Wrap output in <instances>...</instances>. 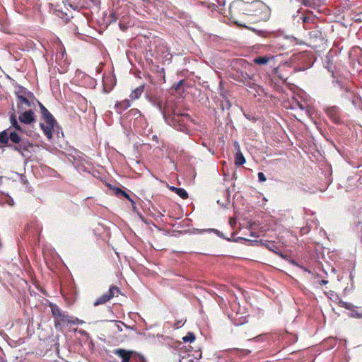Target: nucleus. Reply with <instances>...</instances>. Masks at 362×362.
<instances>
[{"label":"nucleus","mask_w":362,"mask_h":362,"mask_svg":"<svg viewBox=\"0 0 362 362\" xmlns=\"http://www.w3.org/2000/svg\"><path fill=\"white\" fill-rule=\"evenodd\" d=\"M9 122L11 126L0 132V144L25 157V152L29 151L33 144L28 139L21 135L25 130L19 124L15 113L10 114Z\"/></svg>","instance_id":"f257e3e1"},{"label":"nucleus","mask_w":362,"mask_h":362,"mask_svg":"<svg viewBox=\"0 0 362 362\" xmlns=\"http://www.w3.org/2000/svg\"><path fill=\"white\" fill-rule=\"evenodd\" d=\"M150 102L152 105L156 107L160 112L165 123L177 131L182 132L188 135L192 134V130L190 129L189 123L191 122L195 124V121L191 119L188 114L174 113L172 116H168L167 115L165 110L163 109L160 100L151 99Z\"/></svg>","instance_id":"f03ea898"},{"label":"nucleus","mask_w":362,"mask_h":362,"mask_svg":"<svg viewBox=\"0 0 362 362\" xmlns=\"http://www.w3.org/2000/svg\"><path fill=\"white\" fill-rule=\"evenodd\" d=\"M82 323V320H78V318L72 317L66 314L64 312L54 320V327L57 329H61L62 327L69 324L79 325Z\"/></svg>","instance_id":"7ed1b4c3"},{"label":"nucleus","mask_w":362,"mask_h":362,"mask_svg":"<svg viewBox=\"0 0 362 362\" xmlns=\"http://www.w3.org/2000/svg\"><path fill=\"white\" fill-rule=\"evenodd\" d=\"M115 292H119V288L115 286H110L109 291L107 293H104L103 296L95 300V301L93 303V305L98 306L109 301L114 297Z\"/></svg>","instance_id":"20e7f679"},{"label":"nucleus","mask_w":362,"mask_h":362,"mask_svg":"<svg viewBox=\"0 0 362 362\" xmlns=\"http://www.w3.org/2000/svg\"><path fill=\"white\" fill-rule=\"evenodd\" d=\"M20 122L25 124H30L35 122V115L33 110H29L22 112L18 116Z\"/></svg>","instance_id":"39448f33"},{"label":"nucleus","mask_w":362,"mask_h":362,"mask_svg":"<svg viewBox=\"0 0 362 362\" xmlns=\"http://www.w3.org/2000/svg\"><path fill=\"white\" fill-rule=\"evenodd\" d=\"M40 108V112L46 124H57L56 119L48 110L40 102H38Z\"/></svg>","instance_id":"423d86ee"},{"label":"nucleus","mask_w":362,"mask_h":362,"mask_svg":"<svg viewBox=\"0 0 362 362\" xmlns=\"http://www.w3.org/2000/svg\"><path fill=\"white\" fill-rule=\"evenodd\" d=\"M327 114L329 116V117L332 119V121L337 124L341 122L340 119V110L339 108L337 106H332L328 107L326 110Z\"/></svg>","instance_id":"0eeeda50"},{"label":"nucleus","mask_w":362,"mask_h":362,"mask_svg":"<svg viewBox=\"0 0 362 362\" xmlns=\"http://www.w3.org/2000/svg\"><path fill=\"white\" fill-rule=\"evenodd\" d=\"M336 83L341 90V96L345 99L351 100L355 93L348 87H344V85L339 81H336Z\"/></svg>","instance_id":"6e6552de"},{"label":"nucleus","mask_w":362,"mask_h":362,"mask_svg":"<svg viewBox=\"0 0 362 362\" xmlns=\"http://www.w3.org/2000/svg\"><path fill=\"white\" fill-rule=\"evenodd\" d=\"M30 98H34V95L33 96H28V95L19 96V98H17V100H18L17 105H18V109L24 110L28 107H30L31 102L29 100Z\"/></svg>","instance_id":"1a4fd4ad"},{"label":"nucleus","mask_w":362,"mask_h":362,"mask_svg":"<svg viewBox=\"0 0 362 362\" xmlns=\"http://www.w3.org/2000/svg\"><path fill=\"white\" fill-rule=\"evenodd\" d=\"M308 35L310 40L314 43L322 42L323 40L322 34L321 31L318 30L310 31Z\"/></svg>","instance_id":"9d476101"},{"label":"nucleus","mask_w":362,"mask_h":362,"mask_svg":"<svg viewBox=\"0 0 362 362\" xmlns=\"http://www.w3.org/2000/svg\"><path fill=\"white\" fill-rule=\"evenodd\" d=\"M56 124H45L43 123H40V124L44 134H45V136H47V138L49 140H51L52 138V130Z\"/></svg>","instance_id":"9b49d317"},{"label":"nucleus","mask_w":362,"mask_h":362,"mask_svg":"<svg viewBox=\"0 0 362 362\" xmlns=\"http://www.w3.org/2000/svg\"><path fill=\"white\" fill-rule=\"evenodd\" d=\"M115 354L121 358L122 362H129L131 359L132 352L119 349L115 351Z\"/></svg>","instance_id":"f8f14e48"},{"label":"nucleus","mask_w":362,"mask_h":362,"mask_svg":"<svg viewBox=\"0 0 362 362\" xmlns=\"http://www.w3.org/2000/svg\"><path fill=\"white\" fill-rule=\"evenodd\" d=\"M131 106L130 101L129 100H124L119 103H117L115 105V109L118 114H122L125 110Z\"/></svg>","instance_id":"ddd939ff"},{"label":"nucleus","mask_w":362,"mask_h":362,"mask_svg":"<svg viewBox=\"0 0 362 362\" xmlns=\"http://www.w3.org/2000/svg\"><path fill=\"white\" fill-rule=\"evenodd\" d=\"M144 90V85H141L136 88H135L134 90L132 91V93L129 95V98L131 100H136L139 99L141 94L143 93Z\"/></svg>","instance_id":"4468645a"},{"label":"nucleus","mask_w":362,"mask_h":362,"mask_svg":"<svg viewBox=\"0 0 362 362\" xmlns=\"http://www.w3.org/2000/svg\"><path fill=\"white\" fill-rule=\"evenodd\" d=\"M274 59V56L267 57V56H262L255 57L253 59L254 63L258 65H264L267 64L270 60H273Z\"/></svg>","instance_id":"2eb2a0df"},{"label":"nucleus","mask_w":362,"mask_h":362,"mask_svg":"<svg viewBox=\"0 0 362 362\" xmlns=\"http://www.w3.org/2000/svg\"><path fill=\"white\" fill-rule=\"evenodd\" d=\"M15 93L16 95L17 98H19V96H33V93L28 91L26 88L21 86H18L16 88Z\"/></svg>","instance_id":"dca6fc26"},{"label":"nucleus","mask_w":362,"mask_h":362,"mask_svg":"<svg viewBox=\"0 0 362 362\" xmlns=\"http://www.w3.org/2000/svg\"><path fill=\"white\" fill-rule=\"evenodd\" d=\"M339 303L341 307H343L347 310H351L352 313H351V315L352 317H359V315L356 313V311H355L354 310V306L351 303L345 302L343 300H340Z\"/></svg>","instance_id":"f3484780"},{"label":"nucleus","mask_w":362,"mask_h":362,"mask_svg":"<svg viewBox=\"0 0 362 362\" xmlns=\"http://www.w3.org/2000/svg\"><path fill=\"white\" fill-rule=\"evenodd\" d=\"M350 102L355 108L362 110V98L359 95L355 93Z\"/></svg>","instance_id":"a211bd4d"},{"label":"nucleus","mask_w":362,"mask_h":362,"mask_svg":"<svg viewBox=\"0 0 362 362\" xmlns=\"http://www.w3.org/2000/svg\"><path fill=\"white\" fill-rule=\"evenodd\" d=\"M245 158L242 153L241 151H237L235 152V164L236 165H242L245 163Z\"/></svg>","instance_id":"6ab92c4d"},{"label":"nucleus","mask_w":362,"mask_h":362,"mask_svg":"<svg viewBox=\"0 0 362 362\" xmlns=\"http://www.w3.org/2000/svg\"><path fill=\"white\" fill-rule=\"evenodd\" d=\"M50 308L54 320L64 313L56 304L51 303Z\"/></svg>","instance_id":"aec40b11"},{"label":"nucleus","mask_w":362,"mask_h":362,"mask_svg":"<svg viewBox=\"0 0 362 362\" xmlns=\"http://www.w3.org/2000/svg\"><path fill=\"white\" fill-rule=\"evenodd\" d=\"M314 19L313 17L310 16H305L303 15L298 16V18L297 19V22L300 23L302 22L303 24H306L310 23V21H313Z\"/></svg>","instance_id":"412c9836"},{"label":"nucleus","mask_w":362,"mask_h":362,"mask_svg":"<svg viewBox=\"0 0 362 362\" xmlns=\"http://www.w3.org/2000/svg\"><path fill=\"white\" fill-rule=\"evenodd\" d=\"M115 194L117 196L124 197V198L127 199L130 202H133V200L130 198L129 195L127 192H125L124 191H123L122 189H121L119 188H116Z\"/></svg>","instance_id":"4be33fe9"},{"label":"nucleus","mask_w":362,"mask_h":362,"mask_svg":"<svg viewBox=\"0 0 362 362\" xmlns=\"http://www.w3.org/2000/svg\"><path fill=\"white\" fill-rule=\"evenodd\" d=\"M184 342H192L195 340V335L192 332H188L186 336L182 338Z\"/></svg>","instance_id":"5701e85b"},{"label":"nucleus","mask_w":362,"mask_h":362,"mask_svg":"<svg viewBox=\"0 0 362 362\" xmlns=\"http://www.w3.org/2000/svg\"><path fill=\"white\" fill-rule=\"evenodd\" d=\"M177 192L176 194L180 196L182 199H187L188 197V194L187 192V191L183 189V188H179L178 189H177Z\"/></svg>","instance_id":"b1692460"},{"label":"nucleus","mask_w":362,"mask_h":362,"mask_svg":"<svg viewBox=\"0 0 362 362\" xmlns=\"http://www.w3.org/2000/svg\"><path fill=\"white\" fill-rule=\"evenodd\" d=\"M248 29L252 30L253 32H255V33H257L258 35L259 36H263V37H266L267 35V32L264 31V30H257L254 28H249V27H247Z\"/></svg>","instance_id":"393cba45"},{"label":"nucleus","mask_w":362,"mask_h":362,"mask_svg":"<svg viewBox=\"0 0 362 362\" xmlns=\"http://www.w3.org/2000/svg\"><path fill=\"white\" fill-rule=\"evenodd\" d=\"M204 231L213 232L214 233H215L218 237L223 238H224L223 234L221 231H219L218 230L215 229V228L206 229V230H204Z\"/></svg>","instance_id":"a878e982"},{"label":"nucleus","mask_w":362,"mask_h":362,"mask_svg":"<svg viewBox=\"0 0 362 362\" xmlns=\"http://www.w3.org/2000/svg\"><path fill=\"white\" fill-rule=\"evenodd\" d=\"M296 105L300 110L305 112L307 115H309V111L306 109V107L304 105L299 102H296Z\"/></svg>","instance_id":"bb28decb"},{"label":"nucleus","mask_w":362,"mask_h":362,"mask_svg":"<svg viewBox=\"0 0 362 362\" xmlns=\"http://www.w3.org/2000/svg\"><path fill=\"white\" fill-rule=\"evenodd\" d=\"M67 3H68V5L71 8H73L74 10H76L78 8L79 6V2H76V1H67Z\"/></svg>","instance_id":"cd10ccee"},{"label":"nucleus","mask_w":362,"mask_h":362,"mask_svg":"<svg viewBox=\"0 0 362 362\" xmlns=\"http://www.w3.org/2000/svg\"><path fill=\"white\" fill-rule=\"evenodd\" d=\"M129 114L136 117V118H138V117L141 116V112L137 109L130 110L129 112Z\"/></svg>","instance_id":"c85d7f7f"},{"label":"nucleus","mask_w":362,"mask_h":362,"mask_svg":"<svg viewBox=\"0 0 362 362\" xmlns=\"http://www.w3.org/2000/svg\"><path fill=\"white\" fill-rule=\"evenodd\" d=\"M257 177H258V180L260 182H265L267 180L266 176L262 172L258 173Z\"/></svg>","instance_id":"c756f323"},{"label":"nucleus","mask_w":362,"mask_h":362,"mask_svg":"<svg viewBox=\"0 0 362 362\" xmlns=\"http://www.w3.org/2000/svg\"><path fill=\"white\" fill-rule=\"evenodd\" d=\"M267 247L269 248V250H272V251L274 252L275 253L278 254V252L276 251V250H277V247L274 243H269L267 245Z\"/></svg>","instance_id":"7c9ffc66"},{"label":"nucleus","mask_w":362,"mask_h":362,"mask_svg":"<svg viewBox=\"0 0 362 362\" xmlns=\"http://www.w3.org/2000/svg\"><path fill=\"white\" fill-rule=\"evenodd\" d=\"M6 202L10 206H13L14 204V202L11 197H6Z\"/></svg>","instance_id":"2f4dec72"},{"label":"nucleus","mask_w":362,"mask_h":362,"mask_svg":"<svg viewBox=\"0 0 362 362\" xmlns=\"http://www.w3.org/2000/svg\"><path fill=\"white\" fill-rule=\"evenodd\" d=\"M184 83V81H183V80H180L178 83H177L174 86L175 89L176 90H177L180 88V86L182 85V83Z\"/></svg>","instance_id":"473e14b6"},{"label":"nucleus","mask_w":362,"mask_h":362,"mask_svg":"<svg viewBox=\"0 0 362 362\" xmlns=\"http://www.w3.org/2000/svg\"><path fill=\"white\" fill-rule=\"evenodd\" d=\"M326 67L328 69V70L333 73V70L332 69V63L329 59L327 62Z\"/></svg>","instance_id":"72a5a7b5"},{"label":"nucleus","mask_w":362,"mask_h":362,"mask_svg":"<svg viewBox=\"0 0 362 362\" xmlns=\"http://www.w3.org/2000/svg\"><path fill=\"white\" fill-rule=\"evenodd\" d=\"M240 3H241V1H233V2L230 4V10L231 11V9H232L233 8H234L235 6H236L238 4H240Z\"/></svg>","instance_id":"f704fd0d"},{"label":"nucleus","mask_w":362,"mask_h":362,"mask_svg":"<svg viewBox=\"0 0 362 362\" xmlns=\"http://www.w3.org/2000/svg\"><path fill=\"white\" fill-rule=\"evenodd\" d=\"M222 95L225 100V103H226V105L227 108H229L230 107V101L225 97V95L223 94H222Z\"/></svg>","instance_id":"c9c22d12"},{"label":"nucleus","mask_w":362,"mask_h":362,"mask_svg":"<svg viewBox=\"0 0 362 362\" xmlns=\"http://www.w3.org/2000/svg\"><path fill=\"white\" fill-rule=\"evenodd\" d=\"M234 147H235V151H240V146L238 144V143L237 141H235L234 142Z\"/></svg>","instance_id":"e433bc0d"},{"label":"nucleus","mask_w":362,"mask_h":362,"mask_svg":"<svg viewBox=\"0 0 362 362\" xmlns=\"http://www.w3.org/2000/svg\"><path fill=\"white\" fill-rule=\"evenodd\" d=\"M136 362H146L143 356H139L136 360Z\"/></svg>","instance_id":"4c0bfd02"},{"label":"nucleus","mask_w":362,"mask_h":362,"mask_svg":"<svg viewBox=\"0 0 362 362\" xmlns=\"http://www.w3.org/2000/svg\"><path fill=\"white\" fill-rule=\"evenodd\" d=\"M218 4L220 6H223L226 4V1L225 0H218Z\"/></svg>","instance_id":"58836bf2"},{"label":"nucleus","mask_w":362,"mask_h":362,"mask_svg":"<svg viewBox=\"0 0 362 362\" xmlns=\"http://www.w3.org/2000/svg\"><path fill=\"white\" fill-rule=\"evenodd\" d=\"M170 189L173 192H175L176 193V192H177V189H178L179 188L175 187H174V186H171V187H170Z\"/></svg>","instance_id":"ea45409f"},{"label":"nucleus","mask_w":362,"mask_h":362,"mask_svg":"<svg viewBox=\"0 0 362 362\" xmlns=\"http://www.w3.org/2000/svg\"><path fill=\"white\" fill-rule=\"evenodd\" d=\"M305 272H307L308 273H310V271L306 268L301 267Z\"/></svg>","instance_id":"a19ab883"},{"label":"nucleus","mask_w":362,"mask_h":362,"mask_svg":"<svg viewBox=\"0 0 362 362\" xmlns=\"http://www.w3.org/2000/svg\"><path fill=\"white\" fill-rule=\"evenodd\" d=\"M322 284H327V280H322Z\"/></svg>","instance_id":"79ce46f5"},{"label":"nucleus","mask_w":362,"mask_h":362,"mask_svg":"<svg viewBox=\"0 0 362 362\" xmlns=\"http://www.w3.org/2000/svg\"><path fill=\"white\" fill-rule=\"evenodd\" d=\"M182 324L181 325V322H177V327H181Z\"/></svg>","instance_id":"37998d69"},{"label":"nucleus","mask_w":362,"mask_h":362,"mask_svg":"<svg viewBox=\"0 0 362 362\" xmlns=\"http://www.w3.org/2000/svg\"><path fill=\"white\" fill-rule=\"evenodd\" d=\"M142 1H144V2H147V3H149L151 2V0H141Z\"/></svg>","instance_id":"c03bdc74"},{"label":"nucleus","mask_w":362,"mask_h":362,"mask_svg":"<svg viewBox=\"0 0 362 362\" xmlns=\"http://www.w3.org/2000/svg\"><path fill=\"white\" fill-rule=\"evenodd\" d=\"M0 362H6L4 358H0Z\"/></svg>","instance_id":"a18cd8bd"},{"label":"nucleus","mask_w":362,"mask_h":362,"mask_svg":"<svg viewBox=\"0 0 362 362\" xmlns=\"http://www.w3.org/2000/svg\"><path fill=\"white\" fill-rule=\"evenodd\" d=\"M304 27H305V29H310L311 28L310 27H308L306 25H305Z\"/></svg>","instance_id":"49530a36"},{"label":"nucleus","mask_w":362,"mask_h":362,"mask_svg":"<svg viewBox=\"0 0 362 362\" xmlns=\"http://www.w3.org/2000/svg\"><path fill=\"white\" fill-rule=\"evenodd\" d=\"M153 139H155V140H156V139H158V137H157V136L154 135V136H153Z\"/></svg>","instance_id":"de8ad7c7"},{"label":"nucleus","mask_w":362,"mask_h":362,"mask_svg":"<svg viewBox=\"0 0 362 362\" xmlns=\"http://www.w3.org/2000/svg\"><path fill=\"white\" fill-rule=\"evenodd\" d=\"M64 53H65V50L64 49L62 53V56L64 55Z\"/></svg>","instance_id":"09e8293b"}]
</instances>
